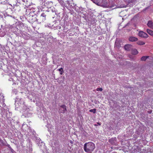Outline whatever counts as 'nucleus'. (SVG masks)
I'll use <instances>...</instances> for the list:
<instances>
[{
    "instance_id": "15",
    "label": "nucleus",
    "mask_w": 153,
    "mask_h": 153,
    "mask_svg": "<svg viewBox=\"0 0 153 153\" xmlns=\"http://www.w3.org/2000/svg\"><path fill=\"white\" fill-rule=\"evenodd\" d=\"M97 90L98 91H102V88H97Z\"/></svg>"
},
{
    "instance_id": "19",
    "label": "nucleus",
    "mask_w": 153,
    "mask_h": 153,
    "mask_svg": "<svg viewBox=\"0 0 153 153\" xmlns=\"http://www.w3.org/2000/svg\"><path fill=\"white\" fill-rule=\"evenodd\" d=\"M91 1H93V0H91Z\"/></svg>"
},
{
    "instance_id": "12",
    "label": "nucleus",
    "mask_w": 153,
    "mask_h": 153,
    "mask_svg": "<svg viewBox=\"0 0 153 153\" xmlns=\"http://www.w3.org/2000/svg\"><path fill=\"white\" fill-rule=\"evenodd\" d=\"M58 70L60 72V74L61 75L64 72V71L62 68H60L59 69H58Z\"/></svg>"
},
{
    "instance_id": "17",
    "label": "nucleus",
    "mask_w": 153,
    "mask_h": 153,
    "mask_svg": "<svg viewBox=\"0 0 153 153\" xmlns=\"http://www.w3.org/2000/svg\"><path fill=\"white\" fill-rule=\"evenodd\" d=\"M98 124L99 125H100V124L99 123H98Z\"/></svg>"
},
{
    "instance_id": "7",
    "label": "nucleus",
    "mask_w": 153,
    "mask_h": 153,
    "mask_svg": "<svg viewBox=\"0 0 153 153\" xmlns=\"http://www.w3.org/2000/svg\"><path fill=\"white\" fill-rule=\"evenodd\" d=\"M147 25L150 28L153 29V23L152 21H149Z\"/></svg>"
},
{
    "instance_id": "16",
    "label": "nucleus",
    "mask_w": 153,
    "mask_h": 153,
    "mask_svg": "<svg viewBox=\"0 0 153 153\" xmlns=\"http://www.w3.org/2000/svg\"><path fill=\"white\" fill-rule=\"evenodd\" d=\"M151 112H152V111H149L148 112V113H151Z\"/></svg>"
},
{
    "instance_id": "1",
    "label": "nucleus",
    "mask_w": 153,
    "mask_h": 153,
    "mask_svg": "<svg viewBox=\"0 0 153 153\" xmlns=\"http://www.w3.org/2000/svg\"><path fill=\"white\" fill-rule=\"evenodd\" d=\"M95 148V144L92 142L85 143L83 146L84 150L86 152H92Z\"/></svg>"
},
{
    "instance_id": "18",
    "label": "nucleus",
    "mask_w": 153,
    "mask_h": 153,
    "mask_svg": "<svg viewBox=\"0 0 153 153\" xmlns=\"http://www.w3.org/2000/svg\"><path fill=\"white\" fill-rule=\"evenodd\" d=\"M88 153H92V152H87Z\"/></svg>"
},
{
    "instance_id": "2",
    "label": "nucleus",
    "mask_w": 153,
    "mask_h": 153,
    "mask_svg": "<svg viewBox=\"0 0 153 153\" xmlns=\"http://www.w3.org/2000/svg\"><path fill=\"white\" fill-rule=\"evenodd\" d=\"M138 36L143 38H147L148 37V34L142 31H140L138 33Z\"/></svg>"
},
{
    "instance_id": "13",
    "label": "nucleus",
    "mask_w": 153,
    "mask_h": 153,
    "mask_svg": "<svg viewBox=\"0 0 153 153\" xmlns=\"http://www.w3.org/2000/svg\"><path fill=\"white\" fill-rule=\"evenodd\" d=\"M90 112H93L94 114L96 113V109L95 108L91 109L89 110Z\"/></svg>"
},
{
    "instance_id": "10",
    "label": "nucleus",
    "mask_w": 153,
    "mask_h": 153,
    "mask_svg": "<svg viewBox=\"0 0 153 153\" xmlns=\"http://www.w3.org/2000/svg\"><path fill=\"white\" fill-rule=\"evenodd\" d=\"M147 32L150 35L153 36V31L149 29H147Z\"/></svg>"
},
{
    "instance_id": "11",
    "label": "nucleus",
    "mask_w": 153,
    "mask_h": 153,
    "mask_svg": "<svg viewBox=\"0 0 153 153\" xmlns=\"http://www.w3.org/2000/svg\"><path fill=\"white\" fill-rule=\"evenodd\" d=\"M149 57V56H143L141 58V60L142 61H145Z\"/></svg>"
},
{
    "instance_id": "8",
    "label": "nucleus",
    "mask_w": 153,
    "mask_h": 153,
    "mask_svg": "<svg viewBox=\"0 0 153 153\" xmlns=\"http://www.w3.org/2000/svg\"><path fill=\"white\" fill-rule=\"evenodd\" d=\"M138 53L137 50L136 49H133L131 50V53L133 55H136Z\"/></svg>"
},
{
    "instance_id": "4",
    "label": "nucleus",
    "mask_w": 153,
    "mask_h": 153,
    "mask_svg": "<svg viewBox=\"0 0 153 153\" xmlns=\"http://www.w3.org/2000/svg\"><path fill=\"white\" fill-rule=\"evenodd\" d=\"M132 46L131 45L127 44L124 46V48L125 50L127 51H129L132 48Z\"/></svg>"
},
{
    "instance_id": "9",
    "label": "nucleus",
    "mask_w": 153,
    "mask_h": 153,
    "mask_svg": "<svg viewBox=\"0 0 153 153\" xmlns=\"http://www.w3.org/2000/svg\"><path fill=\"white\" fill-rule=\"evenodd\" d=\"M137 45H143L145 44V43L142 41L139 40L137 42Z\"/></svg>"
},
{
    "instance_id": "5",
    "label": "nucleus",
    "mask_w": 153,
    "mask_h": 153,
    "mask_svg": "<svg viewBox=\"0 0 153 153\" xmlns=\"http://www.w3.org/2000/svg\"><path fill=\"white\" fill-rule=\"evenodd\" d=\"M128 40L131 42H136L138 40V39L137 38L133 36H130L128 38Z\"/></svg>"
},
{
    "instance_id": "3",
    "label": "nucleus",
    "mask_w": 153,
    "mask_h": 153,
    "mask_svg": "<svg viewBox=\"0 0 153 153\" xmlns=\"http://www.w3.org/2000/svg\"><path fill=\"white\" fill-rule=\"evenodd\" d=\"M60 107L62 108L63 109H61V112L62 113H64L67 111L66 106L65 105H63L60 106Z\"/></svg>"
},
{
    "instance_id": "6",
    "label": "nucleus",
    "mask_w": 153,
    "mask_h": 153,
    "mask_svg": "<svg viewBox=\"0 0 153 153\" xmlns=\"http://www.w3.org/2000/svg\"><path fill=\"white\" fill-rule=\"evenodd\" d=\"M46 15L44 13L41 14L40 18L42 19V22H44L46 20Z\"/></svg>"
},
{
    "instance_id": "14",
    "label": "nucleus",
    "mask_w": 153,
    "mask_h": 153,
    "mask_svg": "<svg viewBox=\"0 0 153 153\" xmlns=\"http://www.w3.org/2000/svg\"><path fill=\"white\" fill-rule=\"evenodd\" d=\"M114 139L113 138H111L109 140V142L112 144H114V143L113 142V141H114Z\"/></svg>"
}]
</instances>
